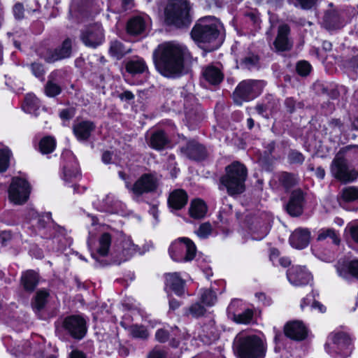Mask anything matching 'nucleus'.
<instances>
[{"label":"nucleus","instance_id":"obj_59","mask_svg":"<svg viewBox=\"0 0 358 358\" xmlns=\"http://www.w3.org/2000/svg\"><path fill=\"white\" fill-rule=\"evenodd\" d=\"M282 182L286 187H291L295 183V179L292 175L284 173L282 176Z\"/></svg>","mask_w":358,"mask_h":358},{"label":"nucleus","instance_id":"obj_32","mask_svg":"<svg viewBox=\"0 0 358 358\" xmlns=\"http://www.w3.org/2000/svg\"><path fill=\"white\" fill-rule=\"evenodd\" d=\"M122 254L124 260L129 259L136 253L140 252L137 245H135L129 236H124L122 239Z\"/></svg>","mask_w":358,"mask_h":358},{"label":"nucleus","instance_id":"obj_2","mask_svg":"<svg viewBox=\"0 0 358 358\" xmlns=\"http://www.w3.org/2000/svg\"><path fill=\"white\" fill-rule=\"evenodd\" d=\"M234 348L238 358H264L266 352L263 341L255 335H237Z\"/></svg>","mask_w":358,"mask_h":358},{"label":"nucleus","instance_id":"obj_43","mask_svg":"<svg viewBox=\"0 0 358 358\" xmlns=\"http://www.w3.org/2000/svg\"><path fill=\"white\" fill-rule=\"evenodd\" d=\"M327 238H330L333 243L338 244L340 241L336 231L331 229H322L318 231L317 240L323 241Z\"/></svg>","mask_w":358,"mask_h":358},{"label":"nucleus","instance_id":"obj_12","mask_svg":"<svg viewBox=\"0 0 358 358\" xmlns=\"http://www.w3.org/2000/svg\"><path fill=\"white\" fill-rule=\"evenodd\" d=\"M83 43L88 47L96 48L103 41V33L100 24H95L86 28L81 34Z\"/></svg>","mask_w":358,"mask_h":358},{"label":"nucleus","instance_id":"obj_48","mask_svg":"<svg viewBox=\"0 0 358 358\" xmlns=\"http://www.w3.org/2000/svg\"><path fill=\"white\" fill-rule=\"evenodd\" d=\"M326 26L329 29H336L343 27V22L338 15L327 16Z\"/></svg>","mask_w":358,"mask_h":358},{"label":"nucleus","instance_id":"obj_42","mask_svg":"<svg viewBox=\"0 0 358 358\" xmlns=\"http://www.w3.org/2000/svg\"><path fill=\"white\" fill-rule=\"evenodd\" d=\"M128 52L129 50L125 49L122 43L118 41H113L111 43L110 53L113 57L119 59Z\"/></svg>","mask_w":358,"mask_h":358},{"label":"nucleus","instance_id":"obj_10","mask_svg":"<svg viewBox=\"0 0 358 358\" xmlns=\"http://www.w3.org/2000/svg\"><path fill=\"white\" fill-rule=\"evenodd\" d=\"M30 186L27 180L13 178L8 189L9 200L16 205L25 203L29 196Z\"/></svg>","mask_w":358,"mask_h":358},{"label":"nucleus","instance_id":"obj_7","mask_svg":"<svg viewBox=\"0 0 358 358\" xmlns=\"http://www.w3.org/2000/svg\"><path fill=\"white\" fill-rule=\"evenodd\" d=\"M325 349L332 357H348L351 352V340L345 333H332L328 337Z\"/></svg>","mask_w":358,"mask_h":358},{"label":"nucleus","instance_id":"obj_62","mask_svg":"<svg viewBox=\"0 0 358 358\" xmlns=\"http://www.w3.org/2000/svg\"><path fill=\"white\" fill-rule=\"evenodd\" d=\"M279 258V251L277 249H272L271 250L270 259L273 264L275 265L276 262Z\"/></svg>","mask_w":358,"mask_h":358},{"label":"nucleus","instance_id":"obj_51","mask_svg":"<svg viewBox=\"0 0 358 358\" xmlns=\"http://www.w3.org/2000/svg\"><path fill=\"white\" fill-rule=\"evenodd\" d=\"M345 232L350 234L352 238L358 243V224L349 223L345 227Z\"/></svg>","mask_w":358,"mask_h":358},{"label":"nucleus","instance_id":"obj_29","mask_svg":"<svg viewBox=\"0 0 358 358\" xmlns=\"http://www.w3.org/2000/svg\"><path fill=\"white\" fill-rule=\"evenodd\" d=\"M146 20L144 17L136 16L131 18L127 23V29L131 35H138L145 30Z\"/></svg>","mask_w":358,"mask_h":358},{"label":"nucleus","instance_id":"obj_17","mask_svg":"<svg viewBox=\"0 0 358 358\" xmlns=\"http://www.w3.org/2000/svg\"><path fill=\"white\" fill-rule=\"evenodd\" d=\"M71 53V41L66 39L61 47L52 50H48L44 56L46 62L51 63L69 57Z\"/></svg>","mask_w":358,"mask_h":358},{"label":"nucleus","instance_id":"obj_28","mask_svg":"<svg viewBox=\"0 0 358 358\" xmlns=\"http://www.w3.org/2000/svg\"><path fill=\"white\" fill-rule=\"evenodd\" d=\"M207 213V206L203 201L199 199L191 201L189 208V214L194 219H202Z\"/></svg>","mask_w":358,"mask_h":358},{"label":"nucleus","instance_id":"obj_33","mask_svg":"<svg viewBox=\"0 0 358 358\" xmlns=\"http://www.w3.org/2000/svg\"><path fill=\"white\" fill-rule=\"evenodd\" d=\"M38 277L36 272L28 271L22 275L21 280L24 288L27 291H32L38 283Z\"/></svg>","mask_w":358,"mask_h":358},{"label":"nucleus","instance_id":"obj_23","mask_svg":"<svg viewBox=\"0 0 358 358\" xmlns=\"http://www.w3.org/2000/svg\"><path fill=\"white\" fill-rule=\"evenodd\" d=\"M187 199V194L183 189H176L171 192L168 203L171 208L180 210L186 205Z\"/></svg>","mask_w":358,"mask_h":358},{"label":"nucleus","instance_id":"obj_38","mask_svg":"<svg viewBox=\"0 0 358 358\" xmlns=\"http://www.w3.org/2000/svg\"><path fill=\"white\" fill-rule=\"evenodd\" d=\"M252 238L255 240H261L266 236L269 231V225L267 223L259 224V226H252L250 228Z\"/></svg>","mask_w":358,"mask_h":358},{"label":"nucleus","instance_id":"obj_27","mask_svg":"<svg viewBox=\"0 0 358 358\" xmlns=\"http://www.w3.org/2000/svg\"><path fill=\"white\" fill-rule=\"evenodd\" d=\"M203 78L211 85H217L223 80L221 70L213 65L207 66L202 72Z\"/></svg>","mask_w":358,"mask_h":358},{"label":"nucleus","instance_id":"obj_39","mask_svg":"<svg viewBox=\"0 0 358 358\" xmlns=\"http://www.w3.org/2000/svg\"><path fill=\"white\" fill-rule=\"evenodd\" d=\"M341 199L345 202H352L358 199V188L356 187H348L341 192Z\"/></svg>","mask_w":358,"mask_h":358},{"label":"nucleus","instance_id":"obj_19","mask_svg":"<svg viewBox=\"0 0 358 358\" xmlns=\"http://www.w3.org/2000/svg\"><path fill=\"white\" fill-rule=\"evenodd\" d=\"M285 335L294 340H303L306 338L307 331L305 326L300 321L288 322L285 327Z\"/></svg>","mask_w":358,"mask_h":358},{"label":"nucleus","instance_id":"obj_34","mask_svg":"<svg viewBox=\"0 0 358 358\" xmlns=\"http://www.w3.org/2000/svg\"><path fill=\"white\" fill-rule=\"evenodd\" d=\"M126 69L131 74L142 73L147 69V66L142 58H136L127 62Z\"/></svg>","mask_w":358,"mask_h":358},{"label":"nucleus","instance_id":"obj_18","mask_svg":"<svg viewBox=\"0 0 358 358\" xmlns=\"http://www.w3.org/2000/svg\"><path fill=\"white\" fill-rule=\"evenodd\" d=\"M338 274L345 278H358V259L338 262L337 265Z\"/></svg>","mask_w":358,"mask_h":358},{"label":"nucleus","instance_id":"obj_47","mask_svg":"<svg viewBox=\"0 0 358 358\" xmlns=\"http://www.w3.org/2000/svg\"><path fill=\"white\" fill-rule=\"evenodd\" d=\"M10 156V150L8 148L0 150V172L5 171L8 167Z\"/></svg>","mask_w":358,"mask_h":358},{"label":"nucleus","instance_id":"obj_45","mask_svg":"<svg viewBox=\"0 0 358 358\" xmlns=\"http://www.w3.org/2000/svg\"><path fill=\"white\" fill-rule=\"evenodd\" d=\"M201 300L204 305L212 306L216 302L215 294L210 289H201Z\"/></svg>","mask_w":358,"mask_h":358},{"label":"nucleus","instance_id":"obj_37","mask_svg":"<svg viewBox=\"0 0 358 358\" xmlns=\"http://www.w3.org/2000/svg\"><path fill=\"white\" fill-rule=\"evenodd\" d=\"M56 146L55 139L52 136H45L43 138L39 143L40 150L43 154L52 152Z\"/></svg>","mask_w":358,"mask_h":358},{"label":"nucleus","instance_id":"obj_64","mask_svg":"<svg viewBox=\"0 0 358 358\" xmlns=\"http://www.w3.org/2000/svg\"><path fill=\"white\" fill-rule=\"evenodd\" d=\"M70 358H85L84 354L78 350H73L70 355Z\"/></svg>","mask_w":358,"mask_h":358},{"label":"nucleus","instance_id":"obj_22","mask_svg":"<svg viewBox=\"0 0 358 358\" xmlns=\"http://www.w3.org/2000/svg\"><path fill=\"white\" fill-rule=\"evenodd\" d=\"M303 196L301 191H294L290 197L289 201L287 206V210L289 214L292 216L301 215L303 209Z\"/></svg>","mask_w":358,"mask_h":358},{"label":"nucleus","instance_id":"obj_44","mask_svg":"<svg viewBox=\"0 0 358 358\" xmlns=\"http://www.w3.org/2000/svg\"><path fill=\"white\" fill-rule=\"evenodd\" d=\"M79 175V171L76 166H65L63 170L62 179L65 182H71Z\"/></svg>","mask_w":358,"mask_h":358},{"label":"nucleus","instance_id":"obj_16","mask_svg":"<svg viewBox=\"0 0 358 358\" xmlns=\"http://www.w3.org/2000/svg\"><path fill=\"white\" fill-rule=\"evenodd\" d=\"M290 29L287 24H281L278 29L277 36L273 43L275 48L278 51L289 50L292 46V42L289 38Z\"/></svg>","mask_w":358,"mask_h":358},{"label":"nucleus","instance_id":"obj_26","mask_svg":"<svg viewBox=\"0 0 358 358\" xmlns=\"http://www.w3.org/2000/svg\"><path fill=\"white\" fill-rule=\"evenodd\" d=\"M124 204L117 199L113 194H108L103 200L101 210L111 213H121L123 211Z\"/></svg>","mask_w":358,"mask_h":358},{"label":"nucleus","instance_id":"obj_52","mask_svg":"<svg viewBox=\"0 0 358 358\" xmlns=\"http://www.w3.org/2000/svg\"><path fill=\"white\" fill-rule=\"evenodd\" d=\"M311 69L309 63L306 61H301L297 64L296 70L299 74L306 76L308 74Z\"/></svg>","mask_w":358,"mask_h":358},{"label":"nucleus","instance_id":"obj_46","mask_svg":"<svg viewBox=\"0 0 358 358\" xmlns=\"http://www.w3.org/2000/svg\"><path fill=\"white\" fill-rule=\"evenodd\" d=\"M48 296V292L46 290L42 289L38 291L36 293L34 301L33 303L34 308L41 310L42 308H43Z\"/></svg>","mask_w":358,"mask_h":358},{"label":"nucleus","instance_id":"obj_11","mask_svg":"<svg viewBox=\"0 0 358 358\" xmlns=\"http://www.w3.org/2000/svg\"><path fill=\"white\" fill-rule=\"evenodd\" d=\"M331 172L336 178L343 182L352 181L357 177V173L348 169L345 159L340 153L336 155L331 163Z\"/></svg>","mask_w":358,"mask_h":358},{"label":"nucleus","instance_id":"obj_35","mask_svg":"<svg viewBox=\"0 0 358 358\" xmlns=\"http://www.w3.org/2000/svg\"><path fill=\"white\" fill-rule=\"evenodd\" d=\"M168 140L164 133L162 131L155 132L150 141V145L156 150H162L167 144Z\"/></svg>","mask_w":358,"mask_h":358},{"label":"nucleus","instance_id":"obj_50","mask_svg":"<svg viewBox=\"0 0 358 358\" xmlns=\"http://www.w3.org/2000/svg\"><path fill=\"white\" fill-rule=\"evenodd\" d=\"M205 312V308L199 303L193 304L189 309V314L196 317L203 315Z\"/></svg>","mask_w":358,"mask_h":358},{"label":"nucleus","instance_id":"obj_31","mask_svg":"<svg viewBox=\"0 0 358 358\" xmlns=\"http://www.w3.org/2000/svg\"><path fill=\"white\" fill-rule=\"evenodd\" d=\"M40 108L39 100L33 94H28L24 99L22 109L24 112L34 115H38V110Z\"/></svg>","mask_w":358,"mask_h":358},{"label":"nucleus","instance_id":"obj_13","mask_svg":"<svg viewBox=\"0 0 358 358\" xmlns=\"http://www.w3.org/2000/svg\"><path fill=\"white\" fill-rule=\"evenodd\" d=\"M63 325L70 335L75 338L80 339L86 333L85 322L80 317H68L64 320Z\"/></svg>","mask_w":358,"mask_h":358},{"label":"nucleus","instance_id":"obj_54","mask_svg":"<svg viewBox=\"0 0 358 358\" xmlns=\"http://www.w3.org/2000/svg\"><path fill=\"white\" fill-rule=\"evenodd\" d=\"M289 158L290 161L294 163H302L304 160L302 154L297 151H292L289 153Z\"/></svg>","mask_w":358,"mask_h":358},{"label":"nucleus","instance_id":"obj_6","mask_svg":"<svg viewBox=\"0 0 358 358\" xmlns=\"http://www.w3.org/2000/svg\"><path fill=\"white\" fill-rule=\"evenodd\" d=\"M196 252L194 242L188 238H179L172 243L169 248V255L176 262H190Z\"/></svg>","mask_w":358,"mask_h":358},{"label":"nucleus","instance_id":"obj_49","mask_svg":"<svg viewBox=\"0 0 358 358\" xmlns=\"http://www.w3.org/2000/svg\"><path fill=\"white\" fill-rule=\"evenodd\" d=\"M61 92L60 87L52 82L49 80L45 87V93L48 96L54 97Z\"/></svg>","mask_w":358,"mask_h":358},{"label":"nucleus","instance_id":"obj_40","mask_svg":"<svg viewBox=\"0 0 358 358\" xmlns=\"http://www.w3.org/2000/svg\"><path fill=\"white\" fill-rule=\"evenodd\" d=\"M129 334L134 338L145 339L149 336L147 329L142 325L133 324L128 329Z\"/></svg>","mask_w":358,"mask_h":358},{"label":"nucleus","instance_id":"obj_20","mask_svg":"<svg viewBox=\"0 0 358 358\" xmlns=\"http://www.w3.org/2000/svg\"><path fill=\"white\" fill-rule=\"evenodd\" d=\"M310 234L308 229H296L290 236V245L296 249H303L306 248L310 241Z\"/></svg>","mask_w":358,"mask_h":358},{"label":"nucleus","instance_id":"obj_30","mask_svg":"<svg viewBox=\"0 0 358 358\" xmlns=\"http://www.w3.org/2000/svg\"><path fill=\"white\" fill-rule=\"evenodd\" d=\"M199 337L205 344H210L219 338V332L215 327L214 322H210L202 328V332L199 334Z\"/></svg>","mask_w":358,"mask_h":358},{"label":"nucleus","instance_id":"obj_4","mask_svg":"<svg viewBox=\"0 0 358 358\" xmlns=\"http://www.w3.org/2000/svg\"><path fill=\"white\" fill-rule=\"evenodd\" d=\"M246 176L245 167L238 162H234L226 168V175L220 178V182L227 188L229 194H240L245 189Z\"/></svg>","mask_w":358,"mask_h":358},{"label":"nucleus","instance_id":"obj_3","mask_svg":"<svg viewBox=\"0 0 358 358\" xmlns=\"http://www.w3.org/2000/svg\"><path fill=\"white\" fill-rule=\"evenodd\" d=\"M222 24L217 19L208 16L199 20L192 31V38L199 43H210L215 41Z\"/></svg>","mask_w":358,"mask_h":358},{"label":"nucleus","instance_id":"obj_63","mask_svg":"<svg viewBox=\"0 0 358 358\" xmlns=\"http://www.w3.org/2000/svg\"><path fill=\"white\" fill-rule=\"evenodd\" d=\"M258 114L267 117L268 113H266V107L262 104L257 105L255 108Z\"/></svg>","mask_w":358,"mask_h":358},{"label":"nucleus","instance_id":"obj_15","mask_svg":"<svg viewBox=\"0 0 358 358\" xmlns=\"http://www.w3.org/2000/svg\"><path fill=\"white\" fill-rule=\"evenodd\" d=\"M111 245V236L108 233L102 234L98 239L97 245L92 248L91 239L88 241V247L91 250L92 257L98 260L99 257L108 255Z\"/></svg>","mask_w":358,"mask_h":358},{"label":"nucleus","instance_id":"obj_56","mask_svg":"<svg viewBox=\"0 0 358 358\" xmlns=\"http://www.w3.org/2000/svg\"><path fill=\"white\" fill-rule=\"evenodd\" d=\"M155 337L159 342L164 343L167 340L169 337V333L164 329H159L157 331Z\"/></svg>","mask_w":358,"mask_h":358},{"label":"nucleus","instance_id":"obj_57","mask_svg":"<svg viewBox=\"0 0 358 358\" xmlns=\"http://www.w3.org/2000/svg\"><path fill=\"white\" fill-rule=\"evenodd\" d=\"M13 13L16 18L22 19L24 17V8L22 4L17 3L13 7Z\"/></svg>","mask_w":358,"mask_h":358},{"label":"nucleus","instance_id":"obj_61","mask_svg":"<svg viewBox=\"0 0 358 358\" xmlns=\"http://www.w3.org/2000/svg\"><path fill=\"white\" fill-rule=\"evenodd\" d=\"M312 309L317 310L319 313H323L326 312V307L318 301L313 302Z\"/></svg>","mask_w":358,"mask_h":358},{"label":"nucleus","instance_id":"obj_25","mask_svg":"<svg viewBox=\"0 0 358 358\" xmlns=\"http://www.w3.org/2000/svg\"><path fill=\"white\" fill-rule=\"evenodd\" d=\"M94 129V125L92 122L83 121L74 125L73 133L78 140L85 141L90 136Z\"/></svg>","mask_w":358,"mask_h":358},{"label":"nucleus","instance_id":"obj_60","mask_svg":"<svg viewBox=\"0 0 358 358\" xmlns=\"http://www.w3.org/2000/svg\"><path fill=\"white\" fill-rule=\"evenodd\" d=\"M299 5L304 9L310 8L317 0H296Z\"/></svg>","mask_w":358,"mask_h":358},{"label":"nucleus","instance_id":"obj_8","mask_svg":"<svg viewBox=\"0 0 358 358\" xmlns=\"http://www.w3.org/2000/svg\"><path fill=\"white\" fill-rule=\"evenodd\" d=\"M264 87L261 80H245L241 82L234 93V101L241 105L243 101H248L259 95Z\"/></svg>","mask_w":358,"mask_h":358},{"label":"nucleus","instance_id":"obj_14","mask_svg":"<svg viewBox=\"0 0 358 358\" xmlns=\"http://www.w3.org/2000/svg\"><path fill=\"white\" fill-rule=\"evenodd\" d=\"M289 282L294 286L308 285L313 279L312 275L306 268L300 266H292L287 273Z\"/></svg>","mask_w":358,"mask_h":358},{"label":"nucleus","instance_id":"obj_58","mask_svg":"<svg viewBox=\"0 0 358 358\" xmlns=\"http://www.w3.org/2000/svg\"><path fill=\"white\" fill-rule=\"evenodd\" d=\"M315 301L313 294H308L303 299L301 303V308L303 310L307 306H310L312 308V303Z\"/></svg>","mask_w":358,"mask_h":358},{"label":"nucleus","instance_id":"obj_21","mask_svg":"<svg viewBox=\"0 0 358 358\" xmlns=\"http://www.w3.org/2000/svg\"><path fill=\"white\" fill-rule=\"evenodd\" d=\"M239 303L238 301L235 300L233 301L229 306L227 308L228 315L231 320H233L236 323L239 324H248L250 323L253 317V311L251 309H246L242 313L235 314L234 313V308Z\"/></svg>","mask_w":358,"mask_h":358},{"label":"nucleus","instance_id":"obj_55","mask_svg":"<svg viewBox=\"0 0 358 358\" xmlns=\"http://www.w3.org/2000/svg\"><path fill=\"white\" fill-rule=\"evenodd\" d=\"M148 358H166V355L164 350L159 348H154L148 354Z\"/></svg>","mask_w":358,"mask_h":358},{"label":"nucleus","instance_id":"obj_1","mask_svg":"<svg viewBox=\"0 0 358 358\" xmlns=\"http://www.w3.org/2000/svg\"><path fill=\"white\" fill-rule=\"evenodd\" d=\"M186 48L175 42L159 44L153 52V60L157 70L164 76L172 77L180 74L184 66Z\"/></svg>","mask_w":358,"mask_h":358},{"label":"nucleus","instance_id":"obj_9","mask_svg":"<svg viewBox=\"0 0 358 358\" xmlns=\"http://www.w3.org/2000/svg\"><path fill=\"white\" fill-rule=\"evenodd\" d=\"M160 182V178L156 173L143 174L133 185L126 183V187L134 195L141 196L145 193L155 192Z\"/></svg>","mask_w":358,"mask_h":358},{"label":"nucleus","instance_id":"obj_53","mask_svg":"<svg viewBox=\"0 0 358 358\" xmlns=\"http://www.w3.org/2000/svg\"><path fill=\"white\" fill-rule=\"evenodd\" d=\"M31 69L33 74L37 78L42 77L44 73V69H43V66L38 63L32 64L31 66Z\"/></svg>","mask_w":358,"mask_h":358},{"label":"nucleus","instance_id":"obj_41","mask_svg":"<svg viewBox=\"0 0 358 358\" xmlns=\"http://www.w3.org/2000/svg\"><path fill=\"white\" fill-rule=\"evenodd\" d=\"M213 228L211 224L208 222L201 224L195 231L196 236L201 239L208 238L213 233Z\"/></svg>","mask_w":358,"mask_h":358},{"label":"nucleus","instance_id":"obj_24","mask_svg":"<svg viewBox=\"0 0 358 358\" xmlns=\"http://www.w3.org/2000/svg\"><path fill=\"white\" fill-rule=\"evenodd\" d=\"M166 287L171 289L178 296L185 292V281L179 276L178 273H169L166 276Z\"/></svg>","mask_w":358,"mask_h":358},{"label":"nucleus","instance_id":"obj_36","mask_svg":"<svg viewBox=\"0 0 358 358\" xmlns=\"http://www.w3.org/2000/svg\"><path fill=\"white\" fill-rule=\"evenodd\" d=\"M186 151L188 156L194 159H200L203 157V148L194 141L187 144Z\"/></svg>","mask_w":358,"mask_h":358},{"label":"nucleus","instance_id":"obj_5","mask_svg":"<svg viewBox=\"0 0 358 358\" xmlns=\"http://www.w3.org/2000/svg\"><path fill=\"white\" fill-rule=\"evenodd\" d=\"M189 5L186 0H171L165 10L167 23L180 27L190 22Z\"/></svg>","mask_w":358,"mask_h":358}]
</instances>
